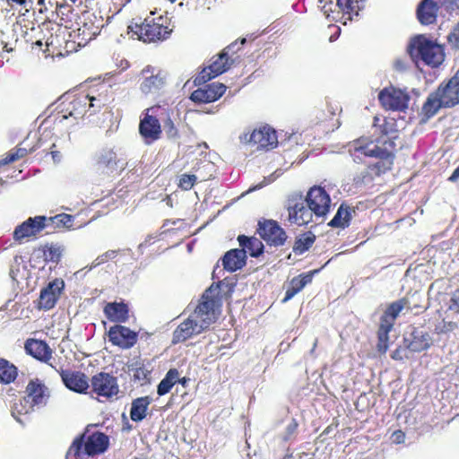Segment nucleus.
Instances as JSON below:
<instances>
[{"label": "nucleus", "mask_w": 459, "mask_h": 459, "mask_svg": "<svg viewBox=\"0 0 459 459\" xmlns=\"http://www.w3.org/2000/svg\"><path fill=\"white\" fill-rule=\"evenodd\" d=\"M436 91L445 102V108L459 104V69L447 82H442Z\"/></svg>", "instance_id": "18"}, {"label": "nucleus", "mask_w": 459, "mask_h": 459, "mask_svg": "<svg viewBox=\"0 0 459 459\" xmlns=\"http://www.w3.org/2000/svg\"><path fill=\"white\" fill-rule=\"evenodd\" d=\"M396 143L393 139H380L377 143L370 142L366 144L356 143L351 156L355 162L362 161V157L377 158L379 160L368 169L379 176L392 169L394 159Z\"/></svg>", "instance_id": "1"}, {"label": "nucleus", "mask_w": 459, "mask_h": 459, "mask_svg": "<svg viewBox=\"0 0 459 459\" xmlns=\"http://www.w3.org/2000/svg\"><path fill=\"white\" fill-rule=\"evenodd\" d=\"M445 108V102L436 91L429 93L421 108V122L426 123L433 117L440 108Z\"/></svg>", "instance_id": "28"}, {"label": "nucleus", "mask_w": 459, "mask_h": 459, "mask_svg": "<svg viewBox=\"0 0 459 459\" xmlns=\"http://www.w3.org/2000/svg\"><path fill=\"white\" fill-rule=\"evenodd\" d=\"M298 421L295 419H291L281 434V439L285 442L294 440L298 434Z\"/></svg>", "instance_id": "44"}, {"label": "nucleus", "mask_w": 459, "mask_h": 459, "mask_svg": "<svg viewBox=\"0 0 459 459\" xmlns=\"http://www.w3.org/2000/svg\"><path fill=\"white\" fill-rule=\"evenodd\" d=\"M380 132L382 135L378 137L375 143H377L380 139H393L395 143L397 128L394 119H385L384 123L380 126Z\"/></svg>", "instance_id": "42"}, {"label": "nucleus", "mask_w": 459, "mask_h": 459, "mask_svg": "<svg viewBox=\"0 0 459 459\" xmlns=\"http://www.w3.org/2000/svg\"><path fill=\"white\" fill-rule=\"evenodd\" d=\"M247 258L244 250L233 248L227 251L221 260L224 270L234 273L247 264Z\"/></svg>", "instance_id": "25"}, {"label": "nucleus", "mask_w": 459, "mask_h": 459, "mask_svg": "<svg viewBox=\"0 0 459 459\" xmlns=\"http://www.w3.org/2000/svg\"><path fill=\"white\" fill-rule=\"evenodd\" d=\"M318 271L315 270L312 272H308L307 273L299 274L297 277H294L290 282V286L286 290L285 297L282 299V302H287L291 299L297 293H299L307 284L312 281L313 276Z\"/></svg>", "instance_id": "29"}, {"label": "nucleus", "mask_w": 459, "mask_h": 459, "mask_svg": "<svg viewBox=\"0 0 459 459\" xmlns=\"http://www.w3.org/2000/svg\"><path fill=\"white\" fill-rule=\"evenodd\" d=\"M0 48L7 53L13 51V47H11L2 37L0 38Z\"/></svg>", "instance_id": "64"}, {"label": "nucleus", "mask_w": 459, "mask_h": 459, "mask_svg": "<svg viewBox=\"0 0 459 459\" xmlns=\"http://www.w3.org/2000/svg\"><path fill=\"white\" fill-rule=\"evenodd\" d=\"M238 241L241 248L247 254L249 253L252 257H258L264 253V246L263 242L255 237H247L239 235Z\"/></svg>", "instance_id": "35"}, {"label": "nucleus", "mask_w": 459, "mask_h": 459, "mask_svg": "<svg viewBox=\"0 0 459 459\" xmlns=\"http://www.w3.org/2000/svg\"><path fill=\"white\" fill-rule=\"evenodd\" d=\"M391 358L394 360H402L403 359V350L401 348L394 350L391 354Z\"/></svg>", "instance_id": "62"}, {"label": "nucleus", "mask_w": 459, "mask_h": 459, "mask_svg": "<svg viewBox=\"0 0 459 459\" xmlns=\"http://www.w3.org/2000/svg\"><path fill=\"white\" fill-rule=\"evenodd\" d=\"M209 307L206 301L199 302L189 316L174 330L172 343L183 342L208 329L216 320L215 313L211 312Z\"/></svg>", "instance_id": "2"}, {"label": "nucleus", "mask_w": 459, "mask_h": 459, "mask_svg": "<svg viewBox=\"0 0 459 459\" xmlns=\"http://www.w3.org/2000/svg\"><path fill=\"white\" fill-rule=\"evenodd\" d=\"M152 108H147L143 117L140 120L139 133L146 144H152L160 138L161 127L159 119L150 114Z\"/></svg>", "instance_id": "16"}, {"label": "nucleus", "mask_w": 459, "mask_h": 459, "mask_svg": "<svg viewBox=\"0 0 459 459\" xmlns=\"http://www.w3.org/2000/svg\"><path fill=\"white\" fill-rule=\"evenodd\" d=\"M179 373L178 369L171 368L165 375L164 378L157 385V394L159 396L167 394L173 385L177 383Z\"/></svg>", "instance_id": "39"}, {"label": "nucleus", "mask_w": 459, "mask_h": 459, "mask_svg": "<svg viewBox=\"0 0 459 459\" xmlns=\"http://www.w3.org/2000/svg\"><path fill=\"white\" fill-rule=\"evenodd\" d=\"M26 352L42 362H48L51 359L52 350L48 343L41 340L29 339L24 345Z\"/></svg>", "instance_id": "27"}, {"label": "nucleus", "mask_w": 459, "mask_h": 459, "mask_svg": "<svg viewBox=\"0 0 459 459\" xmlns=\"http://www.w3.org/2000/svg\"><path fill=\"white\" fill-rule=\"evenodd\" d=\"M305 200L300 193L289 196L287 201L288 221L299 226L307 224L312 219L313 211L305 205Z\"/></svg>", "instance_id": "9"}, {"label": "nucleus", "mask_w": 459, "mask_h": 459, "mask_svg": "<svg viewBox=\"0 0 459 459\" xmlns=\"http://www.w3.org/2000/svg\"><path fill=\"white\" fill-rule=\"evenodd\" d=\"M378 100L385 109L403 111L408 108L410 96L406 91L391 86L378 93Z\"/></svg>", "instance_id": "11"}, {"label": "nucleus", "mask_w": 459, "mask_h": 459, "mask_svg": "<svg viewBox=\"0 0 459 459\" xmlns=\"http://www.w3.org/2000/svg\"><path fill=\"white\" fill-rule=\"evenodd\" d=\"M227 87L221 82H212L203 88L195 90L190 100L195 103H210L219 100L226 91Z\"/></svg>", "instance_id": "19"}, {"label": "nucleus", "mask_w": 459, "mask_h": 459, "mask_svg": "<svg viewBox=\"0 0 459 459\" xmlns=\"http://www.w3.org/2000/svg\"><path fill=\"white\" fill-rule=\"evenodd\" d=\"M164 131L169 138H176L178 135V132L177 127L175 126L173 121L168 117L164 122Z\"/></svg>", "instance_id": "52"}, {"label": "nucleus", "mask_w": 459, "mask_h": 459, "mask_svg": "<svg viewBox=\"0 0 459 459\" xmlns=\"http://www.w3.org/2000/svg\"><path fill=\"white\" fill-rule=\"evenodd\" d=\"M62 102L59 105L60 111L56 119L61 123L63 120L73 117L74 120L83 117L88 112L87 105L89 95L81 92L77 95H64L61 98Z\"/></svg>", "instance_id": "7"}, {"label": "nucleus", "mask_w": 459, "mask_h": 459, "mask_svg": "<svg viewBox=\"0 0 459 459\" xmlns=\"http://www.w3.org/2000/svg\"><path fill=\"white\" fill-rule=\"evenodd\" d=\"M86 94L89 95L87 111L90 113V115L95 114L98 111H100V108L104 107L108 102L107 97L103 96L102 94H99L98 96L92 95L90 92H87Z\"/></svg>", "instance_id": "43"}, {"label": "nucleus", "mask_w": 459, "mask_h": 459, "mask_svg": "<svg viewBox=\"0 0 459 459\" xmlns=\"http://www.w3.org/2000/svg\"><path fill=\"white\" fill-rule=\"evenodd\" d=\"M257 226V233L267 245L278 247L285 244L288 236L276 221L263 219L258 221Z\"/></svg>", "instance_id": "10"}, {"label": "nucleus", "mask_w": 459, "mask_h": 459, "mask_svg": "<svg viewBox=\"0 0 459 459\" xmlns=\"http://www.w3.org/2000/svg\"><path fill=\"white\" fill-rule=\"evenodd\" d=\"M109 446V437L103 432L96 431L85 439V434L78 436L71 444L65 459H78L81 455L93 456L106 452Z\"/></svg>", "instance_id": "4"}, {"label": "nucleus", "mask_w": 459, "mask_h": 459, "mask_svg": "<svg viewBox=\"0 0 459 459\" xmlns=\"http://www.w3.org/2000/svg\"><path fill=\"white\" fill-rule=\"evenodd\" d=\"M377 348L378 352L384 354L388 350V342H384V341L383 342L378 341Z\"/></svg>", "instance_id": "63"}, {"label": "nucleus", "mask_w": 459, "mask_h": 459, "mask_svg": "<svg viewBox=\"0 0 459 459\" xmlns=\"http://www.w3.org/2000/svg\"><path fill=\"white\" fill-rule=\"evenodd\" d=\"M91 386L94 393L106 398L112 397L118 393L117 378L105 372L98 373L92 377Z\"/></svg>", "instance_id": "17"}, {"label": "nucleus", "mask_w": 459, "mask_h": 459, "mask_svg": "<svg viewBox=\"0 0 459 459\" xmlns=\"http://www.w3.org/2000/svg\"><path fill=\"white\" fill-rule=\"evenodd\" d=\"M104 313L112 322L126 323L129 318V308L124 302L108 303L104 307Z\"/></svg>", "instance_id": "30"}, {"label": "nucleus", "mask_w": 459, "mask_h": 459, "mask_svg": "<svg viewBox=\"0 0 459 459\" xmlns=\"http://www.w3.org/2000/svg\"><path fill=\"white\" fill-rule=\"evenodd\" d=\"M47 221L48 217L42 215L28 218L15 228L13 239L21 242L23 238L36 236L45 228L48 227Z\"/></svg>", "instance_id": "14"}, {"label": "nucleus", "mask_w": 459, "mask_h": 459, "mask_svg": "<svg viewBox=\"0 0 459 459\" xmlns=\"http://www.w3.org/2000/svg\"><path fill=\"white\" fill-rule=\"evenodd\" d=\"M393 329V326H391V324L388 323L387 325L380 323L379 329L377 332V338L380 342H388V333Z\"/></svg>", "instance_id": "53"}, {"label": "nucleus", "mask_w": 459, "mask_h": 459, "mask_svg": "<svg viewBox=\"0 0 459 459\" xmlns=\"http://www.w3.org/2000/svg\"><path fill=\"white\" fill-rule=\"evenodd\" d=\"M236 281L233 279L225 278L219 281L217 283H212L202 295L200 302H207L209 310L215 313V307L220 306L221 299L222 296L230 298L234 292Z\"/></svg>", "instance_id": "8"}, {"label": "nucleus", "mask_w": 459, "mask_h": 459, "mask_svg": "<svg viewBox=\"0 0 459 459\" xmlns=\"http://www.w3.org/2000/svg\"><path fill=\"white\" fill-rule=\"evenodd\" d=\"M195 175L183 174L179 178L178 186L183 190H190L196 182Z\"/></svg>", "instance_id": "50"}, {"label": "nucleus", "mask_w": 459, "mask_h": 459, "mask_svg": "<svg viewBox=\"0 0 459 459\" xmlns=\"http://www.w3.org/2000/svg\"><path fill=\"white\" fill-rule=\"evenodd\" d=\"M63 250L60 245L51 243L34 250V255L42 258L46 263L57 264L62 257Z\"/></svg>", "instance_id": "34"}, {"label": "nucleus", "mask_w": 459, "mask_h": 459, "mask_svg": "<svg viewBox=\"0 0 459 459\" xmlns=\"http://www.w3.org/2000/svg\"><path fill=\"white\" fill-rule=\"evenodd\" d=\"M18 375L17 368L4 359H0V383L10 384Z\"/></svg>", "instance_id": "40"}, {"label": "nucleus", "mask_w": 459, "mask_h": 459, "mask_svg": "<svg viewBox=\"0 0 459 459\" xmlns=\"http://www.w3.org/2000/svg\"><path fill=\"white\" fill-rule=\"evenodd\" d=\"M45 385L40 382L30 381L27 387L26 393L27 397L24 398V403H30V409H32L34 405H40L45 403L44 396H45Z\"/></svg>", "instance_id": "31"}, {"label": "nucleus", "mask_w": 459, "mask_h": 459, "mask_svg": "<svg viewBox=\"0 0 459 459\" xmlns=\"http://www.w3.org/2000/svg\"><path fill=\"white\" fill-rule=\"evenodd\" d=\"M64 289L65 281L62 279L50 281L40 291L39 307L45 310L54 307Z\"/></svg>", "instance_id": "21"}, {"label": "nucleus", "mask_w": 459, "mask_h": 459, "mask_svg": "<svg viewBox=\"0 0 459 459\" xmlns=\"http://www.w3.org/2000/svg\"><path fill=\"white\" fill-rule=\"evenodd\" d=\"M86 20L91 22V25L88 22H85L83 26L79 29V34L89 37V40H91L100 33L101 29L104 27V23L101 17L97 20V17L93 13L88 14Z\"/></svg>", "instance_id": "36"}, {"label": "nucleus", "mask_w": 459, "mask_h": 459, "mask_svg": "<svg viewBox=\"0 0 459 459\" xmlns=\"http://www.w3.org/2000/svg\"><path fill=\"white\" fill-rule=\"evenodd\" d=\"M316 240V236L308 231L295 240L294 246H293V252L297 255H302L306 251H307L311 246L314 244Z\"/></svg>", "instance_id": "41"}, {"label": "nucleus", "mask_w": 459, "mask_h": 459, "mask_svg": "<svg viewBox=\"0 0 459 459\" xmlns=\"http://www.w3.org/2000/svg\"><path fill=\"white\" fill-rule=\"evenodd\" d=\"M304 200L317 217L325 216L329 212L331 198L325 188L316 186L311 187Z\"/></svg>", "instance_id": "13"}, {"label": "nucleus", "mask_w": 459, "mask_h": 459, "mask_svg": "<svg viewBox=\"0 0 459 459\" xmlns=\"http://www.w3.org/2000/svg\"><path fill=\"white\" fill-rule=\"evenodd\" d=\"M448 42L456 48H459V24L447 37Z\"/></svg>", "instance_id": "57"}, {"label": "nucleus", "mask_w": 459, "mask_h": 459, "mask_svg": "<svg viewBox=\"0 0 459 459\" xmlns=\"http://www.w3.org/2000/svg\"><path fill=\"white\" fill-rule=\"evenodd\" d=\"M152 402V397L148 395L134 399L131 403L130 419L134 422H141L143 420Z\"/></svg>", "instance_id": "32"}, {"label": "nucleus", "mask_w": 459, "mask_h": 459, "mask_svg": "<svg viewBox=\"0 0 459 459\" xmlns=\"http://www.w3.org/2000/svg\"><path fill=\"white\" fill-rule=\"evenodd\" d=\"M448 308L449 310L459 314V289L453 292L449 301Z\"/></svg>", "instance_id": "55"}, {"label": "nucleus", "mask_w": 459, "mask_h": 459, "mask_svg": "<svg viewBox=\"0 0 459 459\" xmlns=\"http://www.w3.org/2000/svg\"><path fill=\"white\" fill-rule=\"evenodd\" d=\"M439 7H445L446 10L459 9V0H437Z\"/></svg>", "instance_id": "56"}, {"label": "nucleus", "mask_w": 459, "mask_h": 459, "mask_svg": "<svg viewBox=\"0 0 459 459\" xmlns=\"http://www.w3.org/2000/svg\"><path fill=\"white\" fill-rule=\"evenodd\" d=\"M96 163L100 169L107 173L124 170L126 165L125 159L114 147H104L96 154Z\"/></svg>", "instance_id": "12"}, {"label": "nucleus", "mask_w": 459, "mask_h": 459, "mask_svg": "<svg viewBox=\"0 0 459 459\" xmlns=\"http://www.w3.org/2000/svg\"><path fill=\"white\" fill-rule=\"evenodd\" d=\"M109 341L121 349H130L137 342L138 333L128 327L116 325L108 330Z\"/></svg>", "instance_id": "20"}, {"label": "nucleus", "mask_w": 459, "mask_h": 459, "mask_svg": "<svg viewBox=\"0 0 459 459\" xmlns=\"http://www.w3.org/2000/svg\"><path fill=\"white\" fill-rule=\"evenodd\" d=\"M213 73H212V70L209 69V65L207 67H204L198 75L195 78L194 83L195 85H202L205 84L208 81L212 80V78L216 77Z\"/></svg>", "instance_id": "49"}, {"label": "nucleus", "mask_w": 459, "mask_h": 459, "mask_svg": "<svg viewBox=\"0 0 459 459\" xmlns=\"http://www.w3.org/2000/svg\"><path fill=\"white\" fill-rule=\"evenodd\" d=\"M142 75L140 89L144 94L157 91L165 84L166 74L157 67L147 65L142 70Z\"/></svg>", "instance_id": "15"}, {"label": "nucleus", "mask_w": 459, "mask_h": 459, "mask_svg": "<svg viewBox=\"0 0 459 459\" xmlns=\"http://www.w3.org/2000/svg\"><path fill=\"white\" fill-rule=\"evenodd\" d=\"M117 252L116 250H108L105 252L104 254L99 255L91 264V265L88 268L85 267L84 269H87V272L91 271L92 268H95L108 260H112L117 256Z\"/></svg>", "instance_id": "46"}, {"label": "nucleus", "mask_w": 459, "mask_h": 459, "mask_svg": "<svg viewBox=\"0 0 459 459\" xmlns=\"http://www.w3.org/2000/svg\"><path fill=\"white\" fill-rule=\"evenodd\" d=\"M406 347L412 352H420L428 350L432 343L430 335L420 329L414 328L409 337L404 338Z\"/></svg>", "instance_id": "24"}, {"label": "nucleus", "mask_w": 459, "mask_h": 459, "mask_svg": "<svg viewBox=\"0 0 459 459\" xmlns=\"http://www.w3.org/2000/svg\"><path fill=\"white\" fill-rule=\"evenodd\" d=\"M439 5L434 0H422L417 7V18L423 25L433 24L437 21Z\"/></svg>", "instance_id": "26"}, {"label": "nucleus", "mask_w": 459, "mask_h": 459, "mask_svg": "<svg viewBox=\"0 0 459 459\" xmlns=\"http://www.w3.org/2000/svg\"><path fill=\"white\" fill-rule=\"evenodd\" d=\"M73 221V216L66 213H60L54 217L48 218L47 223L48 227L52 224H56V227H70Z\"/></svg>", "instance_id": "45"}, {"label": "nucleus", "mask_w": 459, "mask_h": 459, "mask_svg": "<svg viewBox=\"0 0 459 459\" xmlns=\"http://www.w3.org/2000/svg\"><path fill=\"white\" fill-rule=\"evenodd\" d=\"M455 328H457V324L452 321H442L436 325V331L437 333H446L454 331Z\"/></svg>", "instance_id": "51"}, {"label": "nucleus", "mask_w": 459, "mask_h": 459, "mask_svg": "<svg viewBox=\"0 0 459 459\" xmlns=\"http://www.w3.org/2000/svg\"><path fill=\"white\" fill-rule=\"evenodd\" d=\"M163 20L161 16L149 21L145 19L141 24L134 23L128 26L130 31L138 37V39L143 42H152L156 40H162L169 37L171 30L164 26L160 22Z\"/></svg>", "instance_id": "6"}, {"label": "nucleus", "mask_w": 459, "mask_h": 459, "mask_svg": "<svg viewBox=\"0 0 459 459\" xmlns=\"http://www.w3.org/2000/svg\"><path fill=\"white\" fill-rule=\"evenodd\" d=\"M212 59L209 69L217 76L227 72L234 64L240 62V56H226V53L223 52H221L217 56L212 57Z\"/></svg>", "instance_id": "33"}, {"label": "nucleus", "mask_w": 459, "mask_h": 459, "mask_svg": "<svg viewBox=\"0 0 459 459\" xmlns=\"http://www.w3.org/2000/svg\"><path fill=\"white\" fill-rule=\"evenodd\" d=\"M408 301L405 299H398L393 303H391L384 314L380 317V323L387 325L391 324V326H394V320L397 318L401 311L404 308Z\"/></svg>", "instance_id": "37"}, {"label": "nucleus", "mask_w": 459, "mask_h": 459, "mask_svg": "<svg viewBox=\"0 0 459 459\" xmlns=\"http://www.w3.org/2000/svg\"><path fill=\"white\" fill-rule=\"evenodd\" d=\"M351 219V212L349 206L344 204H341L338 208L335 215L330 221L328 225L332 228H341L345 229L350 225V221Z\"/></svg>", "instance_id": "38"}, {"label": "nucleus", "mask_w": 459, "mask_h": 459, "mask_svg": "<svg viewBox=\"0 0 459 459\" xmlns=\"http://www.w3.org/2000/svg\"><path fill=\"white\" fill-rule=\"evenodd\" d=\"M412 63L418 65L419 60L431 67H438L445 60L444 48L424 35L412 38L407 47Z\"/></svg>", "instance_id": "3"}, {"label": "nucleus", "mask_w": 459, "mask_h": 459, "mask_svg": "<svg viewBox=\"0 0 459 459\" xmlns=\"http://www.w3.org/2000/svg\"><path fill=\"white\" fill-rule=\"evenodd\" d=\"M321 11L330 21H338L340 14L351 21L365 8V0H319Z\"/></svg>", "instance_id": "5"}, {"label": "nucleus", "mask_w": 459, "mask_h": 459, "mask_svg": "<svg viewBox=\"0 0 459 459\" xmlns=\"http://www.w3.org/2000/svg\"><path fill=\"white\" fill-rule=\"evenodd\" d=\"M411 60L410 61L406 57L397 58L394 62V68L397 72H401V73L406 72L409 70V68L411 66Z\"/></svg>", "instance_id": "54"}, {"label": "nucleus", "mask_w": 459, "mask_h": 459, "mask_svg": "<svg viewBox=\"0 0 459 459\" xmlns=\"http://www.w3.org/2000/svg\"><path fill=\"white\" fill-rule=\"evenodd\" d=\"M252 137L255 139V146H256L257 150L273 149L278 144L275 130L268 126L253 130L251 132V138Z\"/></svg>", "instance_id": "23"}, {"label": "nucleus", "mask_w": 459, "mask_h": 459, "mask_svg": "<svg viewBox=\"0 0 459 459\" xmlns=\"http://www.w3.org/2000/svg\"><path fill=\"white\" fill-rule=\"evenodd\" d=\"M372 180H373V178L371 176L370 171L366 169V170L359 172L353 178V185L356 187H360L362 186L371 183Z\"/></svg>", "instance_id": "48"}, {"label": "nucleus", "mask_w": 459, "mask_h": 459, "mask_svg": "<svg viewBox=\"0 0 459 459\" xmlns=\"http://www.w3.org/2000/svg\"><path fill=\"white\" fill-rule=\"evenodd\" d=\"M17 160H19V155L15 154V152H11L6 155L5 158L0 160V166L7 165Z\"/></svg>", "instance_id": "60"}, {"label": "nucleus", "mask_w": 459, "mask_h": 459, "mask_svg": "<svg viewBox=\"0 0 459 459\" xmlns=\"http://www.w3.org/2000/svg\"><path fill=\"white\" fill-rule=\"evenodd\" d=\"M391 440L396 445L403 444L405 441V433L401 429L395 430L391 436Z\"/></svg>", "instance_id": "58"}, {"label": "nucleus", "mask_w": 459, "mask_h": 459, "mask_svg": "<svg viewBox=\"0 0 459 459\" xmlns=\"http://www.w3.org/2000/svg\"><path fill=\"white\" fill-rule=\"evenodd\" d=\"M59 375L64 385L71 391L83 394L89 388L87 377L83 373L62 369Z\"/></svg>", "instance_id": "22"}, {"label": "nucleus", "mask_w": 459, "mask_h": 459, "mask_svg": "<svg viewBox=\"0 0 459 459\" xmlns=\"http://www.w3.org/2000/svg\"><path fill=\"white\" fill-rule=\"evenodd\" d=\"M239 141L244 144H250L255 146V139L251 138V133H244L239 135Z\"/></svg>", "instance_id": "61"}, {"label": "nucleus", "mask_w": 459, "mask_h": 459, "mask_svg": "<svg viewBox=\"0 0 459 459\" xmlns=\"http://www.w3.org/2000/svg\"><path fill=\"white\" fill-rule=\"evenodd\" d=\"M129 372L132 374L134 382L146 380L150 373L144 367H136L134 365L129 366Z\"/></svg>", "instance_id": "47"}, {"label": "nucleus", "mask_w": 459, "mask_h": 459, "mask_svg": "<svg viewBox=\"0 0 459 459\" xmlns=\"http://www.w3.org/2000/svg\"><path fill=\"white\" fill-rule=\"evenodd\" d=\"M239 50L238 42H233L230 45H229L227 48H225L221 52L226 53V56H232L235 57V55ZM238 56H236L237 57Z\"/></svg>", "instance_id": "59"}]
</instances>
